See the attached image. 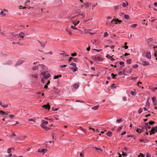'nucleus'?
<instances>
[{"label":"nucleus","mask_w":157,"mask_h":157,"mask_svg":"<svg viewBox=\"0 0 157 157\" xmlns=\"http://www.w3.org/2000/svg\"><path fill=\"white\" fill-rule=\"evenodd\" d=\"M94 60L95 61H101V56L98 55L97 56H94L92 57Z\"/></svg>","instance_id":"1"},{"label":"nucleus","mask_w":157,"mask_h":157,"mask_svg":"<svg viewBox=\"0 0 157 157\" xmlns=\"http://www.w3.org/2000/svg\"><path fill=\"white\" fill-rule=\"evenodd\" d=\"M107 21L106 22V25L107 26H111V23L112 22H113L112 19H112V18L111 17L108 16L107 17Z\"/></svg>","instance_id":"2"},{"label":"nucleus","mask_w":157,"mask_h":157,"mask_svg":"<svg viewBox=\"0 0 157 157\" xmlns=\"http://www.w3.org/2000/svg\"><path fill=\"white\" fill-rule=\"evenodd\" d=\"M149 132H150V135L155 134V132H157V127L155 126L154 127H152L151 130L149 131Z\"/></svg>","instance_id":"3"},{"label":"nucleus","mask_w":157,"mask_h":157,"mask_svg":"<svg viewBox=\"0 0 157 157\" xmlns=\"http://www.w3.org/2000/svg\"><path fill=\"white\" fill-rule=\"evenodd\" d=\"M46 67L43 64H40L37 66V69L38 71H42L45 69Z\"/></svg>","instance_id":"4"},{"label":"nucleus","mask_w":157,"mask_h":157,"mask_svg":"<svg viewBox=\"0 0 157 157\" xmlns=\"http://www.w3.org/2000/svg\"><path fill=\"white\" fill-rule=\"evenodd\" d=\"M148 123H146L145 124L144 128L147 130L150 129L151 128V127L149 126Z\"/></svg>","instance_id":"5"},{"label":"nucleus","mask_w":157,"mask_h":157,"mask_svg":"<svg viewBox=\"0 0 157 157\" xmlns=\"http://www.w3.org/2000/svg\"><path fill=\"white\" fill-rule=\"evenodd\" d=\"M48 122L47 121H45L44 120H43L42 121V123L41 124L40 126L42 128H44V127L45 126V124L47 125L48 124Z\"/></svg>","instance_id":"6"},{"label":"nucleus","mask_w":157,"mask_h":157,"mask_svg":"<svg viewBox=\"0 0 157 157\" xmlns=\"http://www.w3.org/2000/svg\"><path fill=\"white\" fill-rule=\"evenodd\" d=\"M78 18H82L83 19L85 16V14L84 13H83L81 14H79L78 15Z\"/></svg>","instance_id":"7"},{"label":"nucleus","mask_w":157,"mask_h":157,"mask_svg":"<svg viewBox=\"0 0 157 157\" xmlns=\"http://www.w3.org/2000/svg\"><path fill=\"white\" fill-rule=\"evenodd\" d=\"M42 107L46 109H48V110L50 109V106L49 105V103H48L47 105H43Z\"/></svg>","instance_id":"8"},{"label":"nucleus","mask_w":157,"mask_h":157,"mask_svg":"<svg viewBox=\"0 0 157 157\" xmlns=\"http://www.w3.org/2000/svg\"><path fill=\"white\" fill-rule=\"evenodd\" d=\"M145 56L146 57L149 59H150L151 57V55L150 54V52H147Z\"/></svg>","instance_id":"9"},{"label":"nucleus","mask_w":157,"mask_h":157,"mask_svg":"<svg viewBox=\"0 0 157 157\" xmlns=\"http://www.w3.org/2000/svg\"><path fill=\"white\" fill-rule=\"evenodd\" d=\"M144 128L142 127L141 128H137L136 131L138 133H141L143 131Z\"/></svg>","instance_id":"10"},{"label":"nucleus","mask_w":157,"mask_h":157,"mask_svg":"<svg viewBox=\"0 0 157 157\" xmlns=\"http://www.w3.org/2000/svg\"><path fill=\"white\" fill-rule=\"evenodd\" d=\"M142 64L144 66H147L149 65V63L146 61H142Z\"/></svg>","instance_id":"11"},{"label":"nucleus","mask_w":157,"mask_h":157,"mask_svg":"<svg viewBox=\"0 0 157 157\" xmlns=\"http://www.w3.org/2000/svg\"><path fill=\"white\" fill-rule=\"evenodd\" d=\"M23 60L21 59H19L17 61V65H18V64H22L23 63Z\"/></svg>","instance_id":"12"},{"label":"nucleus","mask_w":157,"mask_h":157,"mask_svg":"<svg viewBox=\"0 0 157 157\" xmlns=\"http://www.w3.org/2000/svg\"><path fill=\"white\" fill-rule=\"evenodd\" d=\"M0 15L2 16V17H5L6 14L4 12L3 10H2L1 12L0 13Z\"/></svg>","instance_id":"13"},{"label":"nucleus","mask_w":157,"mask_h":157,"mask_svg":"<svg viewBox=\"0 0 157 157\" xmlns=\"http://www.w3.org/2000/svg\"><path fill=\"white\" fill-rule=\"evenodd\" d=\"M126 3L125 2H124L122 3V6L123 7H126V6L128 5V2L126 1Z\"/></svg>","instance_id":"14"},{"label":"nucleus","mask_w":157,"mask_h":157,"mask_svg":"<svg viewBox=\"0 0 157 157\" xmlns=\"http://www.w3.org/2000/svg\"><path fill=\"white\" fill-rule=\"evenodd\" d=\"M23 35H25V34L23 33H21L18 35L17 34L16 35L17 36L19 37H21Z\"/></svg>","instance_id":"15"},{"label":"nucleus","mask_w":157,"mask_h":157,"mask_svg":"<svg viewBox=\"0 0 157 157\" xmlns=\"http://www.w3.org/2000/svg\"><path fill=\"white\" fill-rule=\"evenodd\" d=\"M94 148H95V150L98 152H99V151H102V150L100 148L96 147H94Z\"/></svg>","instance_id":"16"},{"label":"nucleus","mask_w":157,"mask_h":157,"mask_svg":"<svg viewBox=\"0 0 157 157\" xmlns=\"http://www.w3.org/2000/svg\"><path fill=\"white\" fill-rule=\"evenodd\" d=\"M79 21H77L76 20L73 21L72 22V23L73 24H74L75 25V26L76 25L78 24L79 22Z\"/></svg>","instance_id":"17"},{"label":"nucleus","mask_w":157,"mask_h":157,"mask_svg":"<svg viewBox=\"0 0 157 157\" xmlns=\"http://www.w3.org/2000/svg\"><path fill=\"white\" fill-rule=\"evenodd\" d=\"M99 107V105H96V106H95L93 107L92 108V109L94 110H97L98 109Z\"/></svg>","instance_id":"18"},{"label":"nucleus","mask_w":157,"mask_h":157,"mask_svg":"<svg viewBox=\"0 0 157 157\" xmlns=\"http://www.w3.org/2000/svg\"><path fill=\"white\" fill-rule=\"evenodd\" d=\"M86 8H88L89 6V4L88 2H86L83 3Z\"/></svg>","instance_id":"19"},{"label":"nucleus","mask_w":157,"mask_h":157,"mask_svg":"<svg viewBox=\"0 0 157 157\" xmlns=\"http://www.w3.org/2000/svg\"><path fill=\"white\" fill-rule=\"evenodd\" d=\"M106 135L108 136H111L112 135V133L110 131H109L107 133Z\"/></svg>","instance_id":"20"},{"label":"nucleus","mask_w":157,"mask_h":157,"mask_svg":"<svg viewBox=\"0 0 157 157\" xmlns=\"http://www.w3.org/2000/svg\"><path fill=\"white\" fill-rule=\"evenodd\" d=\"M71 69L73 70V72H75L78 70V67H72L71 68Z\"/></svg>","instance_id":"21"},{"label":"nucleus","mask_w":157,"mask_h":157,"mask_svg":"<svg viewBox=\"0 0 157 157\" xmlns=\"http://www.w3.org/2000/svg\"><path fill=\"white\" fill-rule=\"evenodd\" d=\"M115 21H116V22L118 23V24H120L122 22L121 20H119L118 18H116Z\"/></svg>","instance_id":"22"},{"label":"nucleus","mask_w":157,"mask_h":157,"mask_svg":"<svg viewBox=\"0 0 157 157\" xmlns=\"http://www.w3.org/2000/svg\"><path fill=\"white\" fill-rule=\"evenodd\" d=\"M73 87L75 89H78L79 87V85L77 83H75Z\"/></svg>","instance_id":"23"},{"label":"nucleus","mask_w":157,"mask_h":157,"mask_svg":"<svg viewBox=\"0 0 157 157\" xmlns=\"http://www.w3.org/2000/svg\"><path fill=\"white\" fill-rule=\"evenodd\" d=\"M71 59H73L75 62H77V59L75 58H73L71 57L70 58L69 60H71Z\"/></svg>","instance_id":"24"},{"label":"nucleus","mask_w":157,"mask_h":157,"mask_svg":"<svg viewBox=\"0 0 157 157\" xmlns=\"http://www.w3.org/2000/svg\"><path fill=\"white\" fill-rule=\"evenodd\" d=\"M47 151V150L46 149H43L41 150V152H42L43 154H44Z\"/></svg>","instance_id":"25"},{"label":"nucleus","mask_w":157,"mask_h":157,"mask_svg":"<svg viewBox=\"0 0 157 157\" xmlns=\"http://www.w3.org/2000/svg\"><path fill=\"white\" fill-rule=\"evenodd\" d=\"M116 18L113 19H112L113 22H112L111 24H118V23L116 22V21H115Z\"/></svg>","instance_id":"26"},{"label":"nucleus","mask_w":157,"mask_h":157,"mask_svg":"<svg viewBox=\"0 0 157 157\" xmlns=\"http://www.w3.org/2000/svg\"><path fill=\"white\" fill-rule=\"evenodd\" d=\"M38 41L40 44L41 47H45V45L44 43L41 42L39 40H38Z\"/></svg>","instance_id":"27"},{"label":"nucleus","mask_w":157,"mask_h":157,"mask_svg":"<svg viewBox=\"0 0 157 157\" xmlns=\"http://www.w3.org/2000/svg\"><path fill=\"white\" fill-rule=\"evenodd\" d=\"M108 56H109V58H110V60L112 61H114L115 59L113 58L112 57L109 55L108 54H107L106 55V57L107 58H108Z\"/></svg>","instance_id":"28"},{"label":"nucleus","mask_w":157,"mask_h":157,"mask_svg":"<svg viewBox=\"0 0 157 157\" xmlns=\"http://www.w3.org/2000/svg\"><path fill=\"white\" fill-rule=\"evenodd\" d=\"M131 61L132 60L131 59H128L126 60L127 63L128 64H130L131 63Z\"/></svg>","instance_id":"29"},{"label":"nucleus","mask_w":157,"mask_h":157,"mask_svg":"<svg viewBox=\"0 0 157 157\" xmlns=\"http://www.w3.org/2000/svg\"><path fill=\"white\" fill-rule=\"evenodd\" d=\"M117 76V75L116 74H113L112 73L111 74V76L113 78H115V77Z\"/></svg>","instance_id":"30"},{"label":"nucleus","mask_w":157,"mask_h":157,"mask_svg":"<svg viewBox=\"0 0 157 157\" xmlns=\"http://www.w3.org/2000/svg\"><path fill=\"white\" fill-rule=\"evenodd\" d=\"M155 122L153 121H150L149 122L148 124L149 125H153L155 124Z\"/></svg>","instance_id":"31"},{"label":"nucleus","mask_w":157,"mask_h":157,"mask_svg":"<svg viewBox=\"0 0 157 157\" xmlns=\"http://www.w3.org/2000/svg\"><path fill=\"white\" fill-rule=\"evenodd\" d=\"M25 139V137L24 136L21 137L19 139V140L20 141H23Z\"/></svg>","instance_id":"32"},{"label":"nucleus","mask_w":157,"mask_h":157,"mask_svg":"<svg viewBox=\"0 0 157 157\" xmlns=\"http://www.w3.org/2000/svg\"><path fill=\"white\" fill-rule=\"evenodd\" d=\"M50 76V75L49 74H48L46 76H44V78L46 79H47Z\"/></svg>","instance_id":"33"},{"label":"nucleus","mask_w":157,"mask_h":157,"mask_svg":"<svg viewBox=\"0 0 157 157\" xmlns=\"http://www.w3.org/2000/svg\"><path fill=\"white\" fill-rule=\"evenodd\" d=\"M61 75H55L54 77V79H56L58 78L59 77H61Z\"/></svg>","instance_id":"34"},{"label":"nucleus","mask_w":157,"mask_h":157,"mask_svg":"<svg viewBox=\"0 0 157 157\" xmlns=\"http://www.w3.org/2000/svg\"><path fill=\"white\" fill-rule=\"evenodd\" d=\"M124 17L127 19H129V16L128 14H124Z\"/></svg>","instance_id":"35"},{"label":"nucleus","mask_w":157,"mask_h":157,"mask_svg":"<svg viewBox=\"0 0 157 157\" xmlns=\"http://www.w3.org/2000/svg\"><path fill=\"white\" fill-rule=\"evenodd\" d=\"M135 91V90L134 91H133V90H132L131 91V94L132 95H136V93L135 92H134Z\"/></svg>","instance_id":"36"},{"label":"nucleus","mask_w":157,"mask_h":157,"mask_svg":"<svg viewBox=\"0 0 157 157\" xmlns=\"http://www.w3.org/2000/svg\"><path fill=\"white\" fill-rule=\"evenodd\" d=\"M66 31L67 32V33H68L70 35H71L72 34L71 32V31L68 29H66Z\"/></svg>","instance_id":"37"},{"label":"nucleus","mask_w":157,"mask_h":157,"mask_svg":"<svg viewBox=\"0 0 157 157\" xmlns=\"http://www.w3.org/2000/svg\"><path fill=\"white\" fill-rule=\"evenodd\" d=\"M153 39L152 38H148L147 40V43H149L150 42H151L152 41Z\"/></svg>","instance_id":"38"},{"label":"nucleus","mask_w":157,"mask_h":157,"mask_svg":"<svg viewBox=\"0 0 157 157\" xmlns=\"http://www.w3.org/2000/svg\"><path fill=\"white\" fill-rule=\"evenodd\" d=\"M43 128V129H45L46 130H48L50 129L48 127H47L46 126L44 127V128Z\"/></svg>","instance_id":"39"},{"label":"nucleus","mask_w":157,"mask_h":157,"mask_svg":"<svg viewBox=\"0 0 157 157\" xmlns=\"http://www.w3.org/2000/svg\"><path fill=\"white\" fill-rule=\"evenodd\" d=\"M119 64L121 65H122V67H124V63L123 62H120L119 63Z\"/></svg>","instance_id":"40"},{"label":"nucleus","mask_w":157,"mask_h":157,"mask_svg":"<svg viewBox=\"0 0 157 157\" xmlns=\"http://www.w3.org/2000/svg\"><path fill=\"white\" fill-rule=\"evenodd\" d=\"M80 155L81 157H84V152H83V151H82V152H81L80 154Z\"/></svg>","instance_id":"41"},{"label":"nucleus","mask_w":157,"mask_h":157,"mask_svg":"<svg viewBox=\"0 0 157 157\" xmlns=\"http://www.w3.org/2000/svg\"><path fill=\"white\" fill-rule=\"evenodd\" d=\"M32 76L33 78H38V76L37 75H32Z\"/></svg>","instance_id":"42"},{"label":"nucleus","mask_w":157,"mask_h":157,"mask_svg":"<svg viewBox=\"0 0 157 157\" xmlns=\"http://www.w3.org/2000/svg\"><path fill=\"white\" fill-rule=\"evenodd\" d=\"M117 86H115V84H113L111 86V88H116Z\"/></svg>","instance_id":"43"},{"label":"nucleus","mask_w":157,"mask_h":157,"mask_svg":"<svg viewBox=\"0 0 157 157\" xmlns=\"http://www.w3.org/2000/svg\"><path fill=\"white\" fill-rule=\"evenodd\" d=\"M108 36V34L107 33V32H105L104 34V36L105 37H106Z\"/></svg>","instance_id":"44"},{"label":"nucleus","mask_w":157,"mask_h":157,"mask_svg":"<svg viewBox=\"0 0 157 157\" xmlns=\"http://www.w3.org/2000/svg\"><path fill=\"white\" fill-rule=\"evenodd\" d=\"M142 111V110L141 108L139 109L138 110V112L140 114Z\"/></svg>","instance_id":"45"},{"label":"nucleus","mask_w":157,"mask_h":157,"mask_svg":"<svg viewBox=\"0 0 157 157\" xmlns=\"http://www.w3.org/2000/svg\"><path fill=\"white\" fill-rule=\"evenodd\" d=\"M12 148H9L7 150V152L8 153H10L11 152V151L12 150Z\"/></svg>","instance_id":"46"},{"label":"nucleus","mask_w":157,"mask_h":157,"mask_svg":"<svg viewBox=\"0 0 157 157\" xmlns=\"http://www.w3.org/2000/svg\"><path fill=\"white\" fill-rule=\"evenodd\" d=\"M137 25L136 24H133L131 26V27L132 28H135L136 26Z\"/></svg>","instance_id":"47"},{"label":"nucleus","mask_w":157,"mask_h":157,"mask_svg":"<svg viewBox=\"0 0 157 157\" xmlns=\"http://www.w3.org/2000/svg\"><path fill=\"white\" fill-rule=\"evenodd\" d=\"M142 83L140 82V81H139L137 83V86H138V87H141V86H140L139 85V84H142Z\"/></svg>","instance_id":"48"},{"label":"nucleus","mask_w":157,"mask_h":157,"mask_svg":"<svg viewBox=\"0 0 157 157\" xmlns=\"http://www.w3.org/2000/svg\"><path fill=\"white\" fill-rule=\"evenodd\" d=\"M119 6H116L114 7V8L116 9V10H118L119 9Z\"/></svg>","instance_id":"49"},{"label":"nucleus","mask_w":157,"mask_h":157,"mask_svg":"<svg viewBox=\"0 0 157 157\" xmlns=\"http://www.w3.org/2000/svg\"><path fill=\"white\" fill-rule=\"evenodd\" d=\"M93 50H95L96 52H101L102 51V49H94Z\"/></svg>","instance_id":"50"},{"label":"nucleus","mask_w":157,"mask_h":157,"mask_svg":"<svg viewBox=\"0 0 157 157\" xmlns=\"http://www.w3.org/2000/svg\"><path fill=\"white\" fill-rule=\"evenodd\" d=\"M117 121L118 122V123H120L122 121V119H119L117 120Z\"/></svg>","instance_id":"51"},{"label":"nucleus","mask_w":157,"mask_h":157,"mask_svg":"<svg viewBox=\"0 0 157 157\" xmlns=\"http://www.w3.org/2000/svg\"><path fill=\"white\" fill-rule=\"evenodd\" d=\"M46 71H44L41 73V74L42 75L44 76L46 74Z\"/></svg>","instance_id":"52"},{"label":"nucleus","mask_w":157,"mask_h":157,"mask_svg":"<svg viewBox=\"0 0 157 157\" xmlns=\"http://www.w3.org/2000/svg\"><path fill=\"white\" fill-rule=\"evenodd\" d=\"M70 65H72L73 66H74L75 67H76V64L75 63H71V64H70Z\"/></svg>","instance_id":"53"},{"label":"nucleus","mask_w":157,"mask_h":157,"mask_svg":"<svg viewBox=\"0 0 157 157\" xmlns=\"http://www.w3.org/2000/svg\"><path fill=\"white\" fill-rule=\"evenodd\" d=\"M139 157H144L145 155H144L143 154H141V153H140V155L138 156Z\"/></svg>","instance_id":"54"},{"label":"nucleus","mask_w":157,"mask_h":157,"mask_svg":"<svg viewBox=\"0 0 157 157\" xmlns=\"http://www.w3.org/2000/svg\"><path fill=\"white\" fill-rule=\"evenodd\" d=\"M0 113H1V115H3L4 114L6 113H5L2 110L0 111Z\"/></svg>","instance_id":"55"},{"label":"nucleus","mask_w":157,"mask_h":157,"mask_svg":"<svg viewBox=\"0 0 157 157\" xmlns=\"http://www.w3.org/2000/svg\"><path fill=\"white\" fill-rule=\"evenodd\" d=\"M127 137H132L134 139H135V137L131 135H128L127 136Z\"/></svg>","instance_id":"56"},{"label":"nucleus","mask_w":157,"mask_h":157,"mask_svg":"<svg viewBox=\"0 0 157 157\" xmlns=\"http://www.w3.org/2000/svg\"><path fill=\"white\" fill-rule=\"evenodd\" d=\"M138 67V65L137 64H135V65H133V67L134 68H136Z\"/></svg>","instance_id":"57"},{"label":"nucleus","mask_w":157,"mask_h":157,"mask_svg":"<svg viewBox=\"0 0 157 157\" xmlns=\"http://www.w3.org/2000/svg\"><path fill=\"white\" fill-rule=\"evenodd\" d=\"M122 155L124 156H126L127 155V154L126 153H124V152H122Z\"/></svg>","instance_id":"58"},{"label":"nucleus","mask_w":157,"mask_h":157,"mask_svg":"<svg viewBox=\"0 0 157 157\" xmlns=\"http://www.w3.org/2000/svg\"><path fill=\"white\" fill-rule=\"evenodd\" d=\"M122 127H123V126H120L118 128V129H117V131H120L121 129L122 128Z\"/></svg>","instance_id":"59"},{"label":"nucleus","mask_w":157,"mask_h":157,"mask_svg":"<svg viewBox=\"0 0 157 157\" xmlns=\"http://www.w3.org/2000/svg\"><path fill=\"white\" fill-rule=\"evenodd\" d=\"M97 5V3H96L95 4H94V5H93L92 6V9L93 10H94V8L95 6H96Z\"/></svg>","instance_id":"60"},{"label":"nucleus","mask_w":157,"mask_h":157,"mask_svg":"<svg viewBox=\"0 0 157 157\" xmlns=\"http://www.w3.org/2000/svg\"><path fill=\"white\" fill-rule=\"evenodd\" d=\"M92 41L93 42V43L94 44H95V43H96V42H97V40H93V41Z\"/></svg>","instance_id":"61"},{"label":"nucleus","mask_w":157,"mask_h":157,"mask_svg":"<svg viewBox=\"0 0 157 157\" xmlns=\"http://www.w3.org/2000/svg\"><path fill=\"white\" fill-rule=\"evenodd\" d=\"M76 55V52H75L74 53H72L71 54V56H74Z\"/></svg>","instance_id":"62"},{"label":"nucleus","mask_w":157,"mask_h":157,"mask_svg":"<svg viewBox=\"0 0 157 157\" xmlns=\"http://www.w3.org/2000/svg\"><path fill=\"white\" fill-rule=\"evenodd\" d=\"M151 99L152 100V102L154 103L155 102V97H153Z\"/></svg>","instance_id":"63"},{"label":"nucleus","mask_w":157,"mask_h":157,"mask_svg":"<svg viewBox=\"0 0 157 157\" xmlns=\"http://www.w3.org/2000/svg\"><path fill=\"white\" fill-rule=\"evenodd\" d=\"M154 55L155 57H157V50L155 52Z\"/></svg>","instance_id":"64"}]
</instances>
